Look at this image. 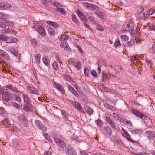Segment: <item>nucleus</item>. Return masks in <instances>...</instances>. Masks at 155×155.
<instances>
[{
	"instance_id": "11",
	"label": "nucleus",
	"mask_w": 155,
	"mask_h": 155,
	"mask_svg": "<svg viewBox=\"0 0 155 155\" xmlns=\"http://www.w3.org/2000/svg\"><path fill=\"white\" fill-rule=\"evenodd\" d=\"M105 119L109 124L114 129H116V127L115 124L112 121V120L107 116L105 117Z\"/></svg>"
},
{
	"instance_id": "4",
	"label": "nucleus",
	"mask_w": 155,
	"mask_h": 155,
	"mask_svg": "<svg viewBox=\"0 0 155 155\" xmlns=\"http://www.w3.org/2000/svg\"><path fill=\"white\" fill-rule=\"evenodd\" d=\"M132 113L140 119L145 120L147 119V117L142 113L139 112L137 110H133Z\"/></svg>"
},
{
	"instance_id": "26",
	"label": "nucleus",
	"mask_w": 155,
	"mask_h": 155,
	"mask_svg": "<svg viewBox=\"0 0 155 155\" xmlns=\"http://www.w3.org/2000/svg\"><path fill=\"white\" fill-rule=\"evenodd\" d=\"M9 17L8 15L2 12H0V18L3 19H7Z\"/></svg>"
},
{
	"instance_id": "55",
	"label": "nucleus",
	"mask_w": 155,
	"mask_h": 155,
	"mask_svg": "<svg viewBox=\"0 0 155 155\" xmlns=\"http://www.w3.org/2000/svg\"><path fill=\"white\" fill-rule=\"evenodd\" d=\"M54 5L55 7H61L62 4L57 2H54Z\"/></svg>"
},
{
	"instance_id": "21",
	"label": "nucleus",
	"mask_w": 155,
	"mask_h": 155,
	"mask_svg": "<svg viewBox=\"0 0 155 155\" xmlns=\"http://www.w3.org/2000/svg\"><path fill=\"white\" fill-rule=\"evenodd\" d=\"M61 112L63 118L66 121L69 120L68 119L69 116H68V115L66 114V112L63 110H61Z\"/></svg>"
},
{
	"instance_id": "38",
	"label": "nucleus",
	"mask_w": 155,
	"mask_h": 155,
	"mask_svg": "<svg viewBox=\"0 0 155 155\" xmlns=\"http://www.w3.org/2000/svg\"><path fill=\"white\" fill-rule=\"evenodd\" d=\"M68 36L66 35L62 34L60 38V40L61 41H64L67 40L68 38Z\"/></svg>"
},
{
	"instance_id": "42",
	"label": "nucleus",
	"mask_w": 155,
	"mask_h": 155,
	"mask_svg": "<svg viewBox=\"0 0 155 155\" xmlns=\"http://www.w3.org/2000/svg\"><path fill=\"white\" fill-rule=\"evenodd\" d=\"M65 79L67 80L68 81L70 82H73V80L72 78L69 76L68 75H65L64 76Z\"/></svg>"
},
{
	"instance_id": "14",
	"label": "nucleus",
	"mask_w": 155,
	"mask_h": 155,
	"mask_svg": "<svg viewBox=\"0 0 155 155\" xmlns=\"http://www.w3.org/2000/svg\"><path fill=\"white\" fill-rule=\"evenodd\" d=\"M67 86L69 90L76 97H78V94H77L76 91L70 85H68Z\"/></svg>"
},
{
	"instance_id": "44",
	"label": "nucleus",
	"mask_w": 155,
	"mask_h": 155,
	"mask_svg": "<svg viewBox=\"0 0 155 155\" xmlns=\"http://www.w3.org/2000/svg\"><path fill=\"white\" fill-rule=\"evenodd\" d=\"M84 73L86 76H88L89 75L90 70L87 68H85L84 70Z\"/></svg>"
},
{
	"instance_id": "5",
	"label": "nucleus",
	"mask_w": 155,
	"mask_h": 155,
	"mask_svg": "<svg viewBox=\"0 0 155 155\" xmlns=\"http://www.w3.org/2000/svg\"><path fill=\"white\" fill-rule=\"evenodd\" d=\"M65 153L68 155H77L74 150L70 146L66 147L65 149Z\"/></svg>"
},
{
	"instance_id": "31",
	"label": "nucleus",
	"mask_w": 155,
	"mask_h": 155,
	"mask_svg": "<svg viewBox=\"0 0 155 155\" xmlns=\"http://www.w3.org/2000/svg\"><path fill=\"white\" fill-rule=\"evenodd\" d=\"M8 39V37L5 35H0V42L7 41Z\"/></svg>"
},
{
	"instance_id": "13",
	"label": "nucleus",
	"mask_w": 155,
	"mask_h": 155,
	"mask_svg": "<svg viewBox=\"0 0 155 155\" xmlns=\"http://www.w3.org/2000/svg\"><path fill=\"white\" fill-rule=\"evenodd\" d=\"M96 14L100 18L104 19L106 18L105 14L102 12H95Z\"/></svg>"
},
{
	"instance_id": "33",
	"label": "nucleus",
	"mask_w": 155,
	"mask_h": 155,
	"mask_svg": "<svg viewBox=\"0 0 155 155\" xmlns=\"http://www.w3.org/2000/svg\"><path fill=\"white\" fill-rule=\"evenodd\" d=\"M73 66L76 68L78 70H80L81 66L80 63L77 61H75Z\"/></svg>"
},
{
	"instance_id": "58",
	"label": "nucleus",
	"mask_w": 155,
	"mask_h": 155,
	"mask_svg": "<svg viewBox=\"0 0 155 155\" xmlns=\"http://www.w3.org/2000/svg\"><path fill=\"white\" fill-rule=\"evenodd\" d=\"M92 74L93 76L96 77H97V73L94 70H93L92 71Z\"/></svg>"
},
{
	"instance_id": "60",
	"label": "nucleus",
	"mask_w": 155,
	"mask_h": 155,
	"mask_svg": "<svg viewBox=\"0 0 155 155\" xmlns=\"http://www.w3.org/2000/svg\"><path fill=\"white\" fill-rule=\"evenodd\" d=\"M8 29H3L1 31V32L2 33H8Z\"/></svg>"
},
{
	"instance_id": "10",
	"label": "nucleus",
	"mask_w": 155,
	"mask_h": 155,
	"mask_svg": "<svg viewBox=\"0 0 155 155\" xmlns=\"http://www.w3.org/2000/svg\"><path fill=\"white\" fill-rule=\"evenodd\" d=\"M0 55L2 56L5 59L8 61L10 59V57L7 53L2 50H0Z\"/></svg>"
},
{
	"instance_id": "40",
	"label": "nucleus",
	"mask_w": 155,
	"mask_h": 155,
	"mask_svg": "<svg viewBox=\"0 0 155 155\" xmlns=\"http://www.w3.org/2000/svg\"><path fill=\"white\" fill-rule=\"evenodd\" d=\"M12 144L15 146L17 147L19 144L18 141L16 138L13 139L12 141Z\"/></svg>"
},
{
	"instance_id": "51",
	"label": "nucleus",
	"mask_w": 155,
	"mask_h": 155,
	"mask_svg": "<svg viewBox=\"0 0 155 155\" xmlns=\"http://www.w3.org/2000/svg\"><path fill=\"white\" fill-rule=\"evenodd\" d=\"M58 145L61 147H64L65 146V144L64 143L62 140L60 141Z\"/></svg>"
},
{
	"instance_id": "22",
	"label": "nucleus",
	"mask_w": 155,
	"mask_h": 155,
	"mask_svg": "<svg viewBox=\"0 0 155 155\" xmlns=\"http://www.w3.org/2000/svg\"><path fill=\"white\" fill-rule=\"evenodd\" d=\"M132 133L134 134H140L142 133V131L140 129H134L131 131Z\"/></svg>"
},
{
	"instance_id": "28",
	"label": "nucleus",
	"mask_w": 155,
	"mask_h": 155,
	"mask_svg": "<svg viewBox=\"0 0 155 155\" xmlns=\"http://www.w3.org/2000/svg\"><path fill=\"white\" fill-rule=\"evenodd\" d=\"M55 10L57 12L60 13L63 15H64L66 14L65 11L62 8L58 7L55 9Z\"/></svg>"
},
{
	"instance_id": "57",
	"label": "nucleus",
	"mask_w": 155,
	"mask_h": 155,
	"mask_svg": "<svg viewBox=\"0 0 155 155\" xmlns=\"http://www.w3.org/2000/svg\"><path fill=\"white\" fill-rule=\"evenodd\" d=\"M84 25L87 28L89 29L91 31H92V29L90 27L89 25H88V24L87 23L84 22Z\"/></svg>"
},
{
	"instance_id": "59",
	"label": "nucleus",
	"mask_w": 155,
	"mask_h": 155,
	"mask_svg": "<svg viewBox=\"0 0 155 155\" xmlns=\"http://www.w3.org/2000/svg\"><path fill=\"white\" fill-rule=\"evenodd\" d=\"M54 140L55 141V143H57L58 144L60 141L61 140L58 138H54Z\"/></svg>"
},
{
	"instance_id": "24",
	"label": "nucleus",
	"mask_w": 155,
	"mask_h": 155,
	"mask_svg": "<svg viewBox=\"0 0 155 155\" xmlns=\"http://www.w3.org/2000/svg\"><path fill=\"white\" fill-rule=\"evenodd\" d=\"M43 62L44 64L47 67L49 65V61L47 57L44 56L43 58Z\"/></svg>"
},
{
	"instance_id": "62",
	"label": "nucleus",
	"mask_w": 155,
	"mask_h": 155,
	"mask_svg": "<svg viewBox=\"0 0 155 155\" xmlns=\"http://www.w3.org/2000/svg\"><path fill=\"white\" fill-rule=\"evenodd\" d=\"M96 121L97 122V125H98L99 126H101L102 125V122L100 120H97Z\"/></svg>"
},
{
	"instance_id": "9",
	"label": "nucleus",
	"mask_w": 155,
	"mask_h": 155,
	"mask_svg": "<svg viewBox=\"0 0 155 155\" xmlns=\"http://www.w3.org/2000/svg\"><path fill=\"white\" fill-rule=\"evenodd\" d=\"M122 130L124 132L122 133V135L127 140L129 141H130L132 142H135V141L133 140H131L130 138V137L128 133L124 130L123 128H122Z\"/></svg>"
},
{
	"instance_id": "37",
	"label": "nucleus",
	"mask_w": 155,
	"mask_h": 155,
	"mask_svg": "<svg viewBox=\"0 0 155 155\" xmlns=\"http://www.w3.org/2000/svg\"><path fill=\"white\" fill-rule=\"evenodd\" d=\"M105 133L107 135H111L112 134V131L110 127H107L104 130Z\"/></svg>"
},
{
	"instance_id": "47",
	"label": "nucleus",
	"mask_w": 155,
	"mask_h": 155,
	"mask_svg": "<svg viewBox=\"0 0 155 155\" xmlns=\"http://www.w3.org/2000/svg\"><path fill=\"white\" fill-rule=\"evenodd\" d=\"M72 20L74 22H75L76 24H78V18H77L76 16L75 15H73Z\"/></svg>"
},
{
	"instance_id": "12",
	"label": "nucleus",
	"mask_w": 155,
	"mask_h": 155,
	"mask_svg": "<svg viewBox=\"0 0 155 155\" xmlns=\"http://www.w3.org/2000/svg\"><path fill=\"white\" fill-rule=\"evenodd\" d=\"M10 97L9 93L6 91L2 95V99L5 101L7 102L9 101Z\"/></svg>"
},
{
	"instance_id": "27",
	"label": "nucleus",
	"mask_w": 155,
	"mask_h": 155,
	"mask_svg": "<svg viewBox=\"0 0 155 155\" xmlns=\"http://www.w3.org/2000/svg\"><path fill=\"white\" fill-rule=\"evenodd\" d=\"M17 41V39L16 38L13 37H10L8 38V39L7 40V43H15Z\"/></svg>"
},
{
	"instance_id": "45",
	"label": "nucleus",
	"mask_w": 155,
	"mask_h": 155,
	"mask_svg": "<svg viewBox=\"0 0 155 155\" xmlns=\"http://www.w3.org/2000/svg\"><path fill=\"white\" fill-rule=\"evenodd\" d=\"M121 40L122 41H126L128 40V37L125 35H122L121 37Z\"/></svg>"
},
{
	"instance_id": "8",
	"label": "nucleus",
	"mask_w": 155,
	"mask_h": 155,
	"mask_svg": "<svg viewBox=\"0 0 155 155\" xmlns=\"http://www.w3.org/2000/svg\"><path fill=\"white\" fill-rule=\"evenodd\" d=\"M53 86L62 94H64L65 91L63 87L60 84L55 83H53Z\"/></svg>"
},
{
	"instance_id": "36",
	"label": "nucleus",
	"mask_w": 155,
	"mask_h": 155,
	"mask_svg": "<svg viewBox=\"0 0 155 155\" xmlns=\"http://www.w3.org/2000/svg\"><path fill=\"white\" fill-rule=\"evenodd\" d=\"M5 23L6 25L5 28L9 29L10 27H12L13 25V23L11 21H6Z\"/></svg>"
},
{
	"instance_id": "34",
	"label": "nucleus",
	"mask_w": 155,
	"mask_h": 155,
	"mask_svg": "<svg viewBox=\"0 0 155 155\" xmlns=\"http://www.w3.org/2000/svg\"><path fill=\"white\" fill-rule=\"evenodd\" d=\"M123 122L124 124L129 127H130L132 126V123L130 121H128L125 119L124 120Z\"/></svg>"
},
{
	"instance_id": "52",
	"label": "nucleus",
	"mask_w": 155,
	"mask_h": 155,
	"mask_svg": "<svg viewBox=\"0 0 155 155\" xmlns=\"http://www.w3.org/2000/svg\"><path fill=\"white\" fill-rule=\"evenodd\" d=\"M80 18L83 21H88L87 19L84 15H82L80 17Z\"/></svg>"
},
{
	"instance_id": "56",
	"label": "nucleus",
	"mask_w": 155,
	"mask_h": 155,
	"mask_svg": "<svg viewBox=\"0 0 155 155\" xmlns=\"http://www.w3.org/2000/svg\"><path fill=\"white\" fill-rule=\"evenodd\" d=\"M89 19L94 23H96V21L95 20V19L93 18L91 16H90L88 17Z\"/></svg>"
},
{
	"instance_id": "17",
	"label": "nucleus",
	"mask_w": 155,
	"mask_h": 155,
	"mask_svg": "<svg viewBox=\"0 0 155 155\" xmlns=\"http://www.w3.org/2000/svg\"><path fill=\"white\" fill-rule=\"evenodd\" d=\"M72 104L78 109L80 111H82L83 108L78 102L74 101L73 102Z\"/></svg>"
},
{
	"instance_id": "16",
	"label": "nucleus",
	"mask_w": 155,
	"mask_h": 155,
	"mask_svg": "<svg viewBox=\"0 0 155 155\" xmlns=\"http://www.w3.org/2000/svg\"><path fill=\"white\" fill-rule=\"evenodd\" d=\"M2 124L7 128H10L11 126L10 122L7 119H5L2 122Z\"/></svg>"
},
{
	"instance_id": "2",
	"label": "nucleus",
	"mask_w": 155,
	"mask_h": 155,
	"mask_svg": "<svg viewBox=\"0 0 155 155\" xmlns=\"http://www.w3.org/2000/svg\"><path fill=\"white\" fill-rule=\"evenodd\" d=\"M83 5L87 9L94 11H96L98 10V8L96 5L88 2H84Z\"/></svg>"
},
{
	"instance_id": "29",
	"label": "nucleus",
	"mask_w": 155,
	"mask_h": 155,
	"mask_svg": "<svg viewBox=\"0 0 155 155\" xmlns=\"http://www.w3.org/2000/svg\"><path fill=\"white\" fill-rule=\"evenodd\" d=\"M28 89L31 93L35 94L36 95L38 94V92L35 88L33 87H30Z\"/></svg>"
},
{
	"instance_id": "18",
	"label": "nucleus",
	"mask_w": 155,
	"mask_h": 155,
	"mask_svg": "<svg viewBox=\"0 0 155 155\" xmlns=\"http://www.w3.org/2000/svg\"><path fill=\"white\" fill-rule=\"evenodd\" d=\"M6 87L12 90L15 93H17L18 92H20V91L18 90L15 87L13 86L12 85H7Z\"/></svg>"
},
{
	"instance_id": "32",
	"label": "nucleus",
	"mask_w": 155,
	"mask_h": 155,
	"mask_svg": "<svg viewBox=\"0 0 155 155\" xmlns=\"http://www.w3.org/2000/svg\"><path fill=\"white\" fill-rule=\"evenodd\" d=\"M22 96L24 101L25 102L26 104L29 103L30 100L28 95L25 94H22Z\"/></svg>"
},
{
	"instance_id": "50",
	"label": "nucleus",
	"mask_w": 155,
	"mask_h": 155,
	"mask_svg": "<svg viewBox=\"0 0 155 155\" xmlns=\"http://www.w3.org/2000/svg\"><path fill=\"white\" fill-rule=\"evenodd\" d=\"M31 45L33 47L35 46L37 44L36 41L34 39H32L31 40Z\"/></svg>"
},
{
	"instance_id": "39",
	"label": "nucleus",
	"mask_w": 155,
	"mask_h": 155,
	"mask_svg": "<svg viewBox=\"0 0 155 155\" xmlns=\"http://www.w3.org/2000/svg\"><path fill=\"white\" fill-rule=\"evenodd\" d=\"M35 62L36 64H39L40 62V55L39 54H37L35 56Z\"/></svg>"
},
{
	"instance_id": "41",
	"label": "nucleus",
	"mask_w": 155,
	"mask_h": 155,
	"mask_svg": "<svg viewBox=\"0 0 155 155\" xmlns=\"http://www.w3.org/2000/svg\"><path fill=\"white\" fill-rule=\"evenodd\" d=\"M52 67L56 71H57L59 67L56 61H54V62L52 64Z\"/></svg>"
},
{
	"instance_id": "64",
	"label": "nucleus",
	"mask_w": 155,
	"mask_h": 155,
	"mask_svg": "<svg viewBox=\"0 0 155 155\" xmlns=\"http://www.w3.org/2000/svg\"><path fill=\"white\" fill-rule=\"evenodd\" d=\"M52 153L50 151H46L44 155H51Z\"/></svg>"
},
{
	"instance_id": "63",
	"label": "nucleus",
	"mask_w": 155,
	"mask_h": 155,
	"mask_svg": "<svg viewBox=\"0 0 155 155\" xmlns=\"http://www.w3.org/2000/svg\"><path fill=\"white\" fill-rule=\"evenodd\" d=\"M0 27L2 28H5L6 25L5 24L0 21Z\"/></svg>"
},
{
	"instance_id": "6",
	"label": "nucleus",
	"mask_w": 155,
	"mask_h": 155,
	"mask_svg": "<svg viewBox=\"0 0 155 155\" xmlns=\"http://www.w3.org/2000/svg\"><path fill=\"white\" fill-rule=\"evenodd\" d=\"M18 119L22 124L25 125L27 123L26 117L24 114H21L18 117Z\"/></svg>"
},
{
	"instance_id": "30",
	"label": "nucleus",
	"mask_w": 155,
	"mask_h": 155,
	"mask_svg": "<svg viewBox=\"0 0 155 155\" xmlns=\"http://www.w3.org/2000/svg\"><path fill=\"white\" fill-rule=\"evenodd\" d=\"M84 109L86 112L90 114H91L93 113V110L88 106H85Z\"/></svg>"
},
{
	"instance_id": "1",
	"label": "nucleus",
	"mask_w": 155,
	"mask_h": 155,
	"mask_svg": "<svg viewBox=\"0 0 155 155\" xmlns=\"http://www.w3.org/2000/svg\"><path fill=\"white\" fill-rule=\"evenodd\" d=\"M33 28L38 32L40 35L44 36L46 35L45 30L39 23H36L33 27Z\"/></svg>"
},
{
	"instance_id": "43",
	"label": "nucleus",
	"mask_w": 155,
	"mask_h": 155,
	"mask_svg": "<svg viewBox=\"0 0 155 155\" xmlns=\"http://www.w3.org/2000/svg\"><path fill=\"white\" fill-rule=\"evenodd\" d=\"M114 46L116 48L120 46L121 45V43L120 41L118 40H116L114 44Z\"/></svg>"
},
{
	"instance_id": "48",
	"label": "nucleus",
	"mask_w": 155,
	"mask_h": 155,
	"mask_svg": "<svg viewBox=\"0 0 155 155\" xmlns=\"http://www.w3.org/2000/svg\"><path fill=\"white\" fill-rule=\"evenodd\" d=\"M12 99L16 101H21V99L20 97L16 95H15L14 96H13Z\"/></svg>"
},
{
	"instance_id": "61",
	"label": "nucleus",
	"mask_w": 155,
	"mask_h": 155,
	"mask_svg": "<svg viewBox=\"0 0 155 155\" xmlns=\"http://www.w3.org/2000/svg\"><path fill=\"white\" fill-rule=\"evenodd\" d=\"M13 104L15 107L17 109H18L20 108L19 105L15 102H13Z\"/></svg>"
},
{
	"instance_id": "35",
	"label": "nucleus",
	"mask_w": 155,
	"mask_h": 155,
	"mask_svg": "<svg viewBox=\"0 0 155 155\" xmlns=\"http://www.w3.org/2000/svg\"><path fill=\"white\" fill-rule=\"evenodd\" d=\"M134 41L133 40H131L126 43L124 45L125 47H131L134 43Z\"/></svg>"
},
{
	"instance_id": "46",
	"label": "nucleus",
	"mask_w": 155,
	"mask_h": 155,
	"mask_svg": "<svg viewBox=\"0 0 155 155\" xmlns=\"http://www.w3.org/2000/svg\"><path fill=\"white\" fill-rule=\"evenodd\" d=\"M8 33H11L13 35H15L17 33V31L13 29H8Z\"/></svg>"
},
{
	"instance_id": "19",
	"label": "nucleus",
	"mask_w": 155,
	"mask_h": 155,
	"mask_svg": "<svg viewBox=\"0 0 155 155\" xmlns=\"http://www.w3.org/2000/svg\"><path fill=\"white\" fill-rule=\"evenodd\" d=\"M99 88L103 91L106 92H110L111 91V90L109 88L106 87L104 85H100L98 86Z\"/></svg>"
},
{
	"instance_id": "7",
	"label": "nucleus",
	"mask_w": 155,
	"mask_h": 155,
	"mask_svg": "<svg viewBox=\"0 0 155 155\" xmlns=\"http://www.w3.org/2000/svg\"><path fill=\"white\" fill-rule=\"evenodd\" d=\"M33 108L32 105L30 103L24 104L23 106V110L25 111H31L33 110Z\"/></svg>"
},
{
	"instance_id": "54",
	"label": "nucleus",
	"mask_w": 155,
	"mask_h": 155,
	"mask_svg": "<svg viewBox=\"0 0 155 155\" xmlns=\"http://www.w3.org/2000/svg\"><path fill=\"white\" fill-rule=\"evenodd\" d=\"M97 29L98 30H100L101 31H103L104 30V28L101 26L99 25H97Z\"/></svg>"
},
{
	"instance_id": "15",
	"label": "nucleus",
	"mask_w": 155,
	"mask_h": 155,
	"mask_svg": "<svg viewBox=\"0 0 155 155\" xmlns=\"http://www.w3.org/2000/svg\"><path fill=\"white\" fill-rule=\"evenodd\" d=\"M60 47L64 48L66 51L69 50L70 48L68 43L65 42L61 43L60 45Z\"/></svg>"
},
{
	"instance_id": "20",
	"label": "nucleus",
	"mask_w": 155,
	"mask_h": 155,
	"mask_svg": "<svg viewBox=\"0 0 155 155\" xmlns=\"http://www.w3.org/2000/svg\"><path fill=\"white\" fill-rule=\"evenodd\" d=\"M48 31L50 35H54L55 33V31L53 28H52L50 25L47 26Z\"/></svg>"
},
{
	"instance_id": "49",
	"label": "nucleus",
	"mask_w": 155,
	"mask_h": 155,
	"mask_svg": "<svg viewBox=\"0 0 155 155\" xmlns=\"http://www.w3.org/2000/svg\"><path fill=\"white\" fill-rule=\"evenodd\" d=\"M11 7V5L10 4L8 3H4V9H6L9 8Z\"/></svg>"
},
{
	"instance_id": "25",
	"label": "nucleus",
	"mask_w": 155,
	"mask_h": 155,
	"mask_svg": "<svg viewBox=\"0 0 155 155\" xmlns=\"http://www.w3.org/2000/svg\"><path fill=\"white\" fill-rule=\"evenodd\" d=\"M147 136L149 138H152L155 137L154 132L152 131H147Z\"/></svg>"
},
{
	"instance_id": "23",
	"label": "nucleus",
	"mask_w": 155,
	"mask_h": 155,
	"mask_svg": "<svg viewBox=\"0 0 155 155\" xmlns=\"http://www.w3.org/2000/svg\"><path fill=\"white\" fill-rule=\"evenodd\" d=\"M46 22L49 25H51L55 28H58L59 27L58 24L56 22L49 21H47Z\"/></svg>"
},
{
	"instance_id": "53",
	"label": "nucleus",
	"mask_w": 155,
	"mask_h": 155,
	"mask_svg": "<svg viewBox=\"0 0 155 155\" xmlns=\"http://www.w3.org/2000/svg\"><path fill=\"white\" fill-rule=\"evenodd\" d=\"M150 30L155 31V26L153 24H151L149 26Z\"/></svg>"
},
{
	"instance_id": "3",
	"label": "nucleus",
	"mask_w": 155,
	"mask_h": 155,
	"mask_svg": "<svg viewBox=\"0 0 155 155\" xmlns=\"http://www.w3.org/2000/svg\"><path fill=\"white\" fill-rule=\"evenodd\" d=\"M35 124L36 127L39 129L44 131H46L47 130L46 126L38 120L35 121Z\"/></svg>"
}]
</instances>
